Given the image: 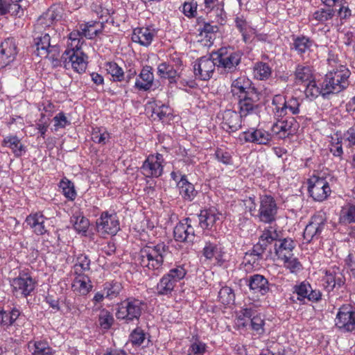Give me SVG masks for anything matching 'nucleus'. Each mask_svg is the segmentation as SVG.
<instances>
[{
  "label": "nucleus",
  "mask_w": 355,
  "mask_h": 355,
  "mask_svg": "<svg viewBox=\"0 0 355 355\" xmlns=\"http://www.w3.org/2000/svg\"><path fill=\"white\" fill-rule=\"evenodd\" d=\"M221 214L214 207L201 211L199 215V224L203 229L211 230L220 220Z\"/></svg>",
  "instance_id": "5701e85b"
},
{
  "label": "nucleus",
  "mask_w": 355,
  "mask_h": 355,
  "mask_svg": "<svg viewBox=\"0 0 355 355\" xmlns=\"http://www.w3.org/2000/svg\"><path fill=\"white\" fill-rule=\"evenodd\" d=\"M152 67H144L139 75V78L137 79L135 82V87L139 90H148L153 84L154 75Z\"/></svg>",
  "instance_id": "a878e982"
},
{
  "label": "nucleus",
  "mask_w": 355,
  "mask_h": 355,
  "mask_svg": "<svg viewBox=\"0 0 355 355\" xmlns=\"http://www.w3.org/2000/svg\"><path fill=\"white\" fill-rule=\"evenodd\" d=\"M300 102L297 98L291 97L286 100V105L284 108L286 110L285 116L288 114H297L300 112Z\"/></svg>",
  "instance_id": "5fc2aeb1"
},
{
  "label": "nucleus",
  "mask_w": 355,
  "mask_h": 355,
  "mask_svg": "<svg viewBox=\"0 0 355 355\" xmlns=\"http://www.w3.org/2000/svg\"><path fill=\"white\" fill-rule=\"evenodd\" d=\"M293 293L297 294V300L304 302L305 299L312 302H317L321 300L322 293L319 290H313L308 282H303L293 287Z\"/></svg>",
  "instance_id": "a211bd4d"
},
{
  "label": "nucleus",
  "mask_w": 355,
  "mask_h": 355,
  "mask_svg": "<svg viewBox=\"0 0 355 355\" xmlns=\"http://www.w3.org/2000/svg\"><path fill=\"white\" fill-rule=\"evenodd\" d=\"M46 218L41 213H35L30 214L26 218V223L30 226L31 228L34 229L38 223L45 222Z\"/></svg>",
  "instance_id": "052dcab7"
},
{
  "label": "nucleus",
  "mask_w": 355,
  "mask_h": 355,
  "mask_svg": "<svg viewBox=\"0 0 355 355\" xmlns=\"http://www.w3.org/2000/svg\"><path fill=\"white\" fill-rule=\"evenodd\" d=\"M157 69L158 73L162 78L168 79L170 83L175 81L177 72L172 66L163 63L159 65Z\"/></svg>",
  "instance_id": "c03bdc74"
},
{
  "label": "nucleus",
  "mask_w": 355,
  "mask_h": 355,
  "mask_svg": "<svg viewBox=\"0 0 355 355\" xmlns=\"http://www.w3.org/2000/svg\"><path fill=\"white\" fill-rule=\"evenodd\" d=\"M141 264L154 272L155 266L154 263L155 260V246H146L141 249Z\"/></svg>",
  "instance_id": "f704fd0d"
},
{
  "label": "nucleus",
  "mask_w": 355,
  "mask_h": 355,
  "mask_svg": "<svg viewBox=\"0 0 355 355\" xmlns=\"http://www.w3.org/2000/svg\"><path fill=\"white\" fill-rule=\"evenodd\" d=\"M96 25H99V24L98 22H94L92 24L88 23L85 24L84 28H81L82 35L88 39H94L101 33V29L95 28Z\"/></svg>",
  "instance_id": "4d7b16f0"
},
{
  "label": "nucleus",
  "mask_w": 355,
  "mask_h": 355,
  "mask_svg": "<svg viewBox=\"0 0 355 355\" xmlns=\"http://www.w3.org/2000/svg\"><path fill=\"white\" fill-rule=\"evenodd\" d=\"M198 4L196 1L184 2L183 4L182 12L184 15L189 18L196 17L197 15Z\"/></svg>",
  "instance_id": "bf43d9fd"
},
{
  "label": "nucleus",
  "mask_w": 355,
  "mask_h": 355,
  "mask_svg": "<svg viewBox=\"0 0 355 355\" xmlns=\"http://www.w3.org/2000/svg\"><path fill=\"white\" fill-rule=\"evenodd\" d=\"M268 245L265 243L259 241V242L254 245L252 249L250 250V255H254L257 257V259H263V254L267 250Z\"/></svg>",
  "instance_id": "69168bd1"
},
{
  "label": "nucleus",
  "mask_w": 355,
  "mask_h": 355,
  "mask_svg": "<svg viewBox=\"0 0 355 355\" xmlns=\"http://www.w3.org/2000/svg\"><path fill=\"white\" fill-rule=\"evenodd\" d=\"M49 125V119H46L44 114H41V118L36 123L37 129L39 130L40 136L45 138V135Z\"/></svg>",
  "instance_id": "338daca9"
},
{
  "label": "nucleus",
  "mask_w": 355,
  "mask_h": 355,
  "mask_svg": "<svg viewBox=\"0 0 355 355\" xmlns=\"http://www.w3.org/2000/svg\"><path fill=\"white\" fill-rule=\"evenodd\" d=\"M326 226V219L323 214H317L311 217V221L306 226L303 237L307 243L313 239H318L320 234Z\"/></svg>",
  "instance_id": "ddd939ff"
},
{
  "label": "nucleus",
  "mask_w": 355,
  "mask_h": 355,
  "mask_svg": "<svg viewBox=\"0 0 355 355\" xmlns=\"http://www.w3.org/2000/svg\"><path fill=\"white\" fill-rule=\"evenodd\" d=\"M206 351L207 345L199 340H196L190 345L187 355H202L205 353Z\"/></svg>",
  "instance_id": "6e6d98bb"
},
{
  "label": "nucleus",
  "mask_w": 355,
  "mask_h": 355,
  "mask_svg": "<svg viewBox=\"0 0 355 355\" xmlns=\"http://www.w3.org/2000/svg\"><path fill=\"white\" fill-rule=\"evenodd\" d=\"M28 348L32 355H54L55 353L45 340H31L28 343Z\"/></svg>",
  "instance_id": "c756f323"
},
{
  "label": "nucleus",
  "mask_w": 355,
  "mask_h": 355,
  "mask_svg": "<svg viewBox=\"0 0 355 355\" xmlns=\"http://www.w3.org/2000/svg\"><path fill=\"white\" fill-rule=\"evenodd\" d=\"M278 207L274 198L264 195L260 198L258 217L260 221L272 223L275 221Z\"/></svg>",
  "instance_id": "6e6552de"
},
{
  "label": "nucleus",
  "mask_w": 355,
  "mask_h": 355,
  "mask_svg": "<svg viewBox=\"0 0 355 355\" xmlns=\"http://www.w3.org/2000/svg\"><path fill=\"white\" fill-rule=\"evenodd\" d=\"M261 94L256 90L248 92L247 95L236 98L239 114L243 117L248 115L257 114L261 108Z\"/></svg>",
  "instance_id": "39448f33"
},
{
  "label": "nucleus",
  "mask_w": 355,
  "mask_h": 355,
  "mask_svg": "<svg viewBox=\"0 0 355 355\" xmlns=\"http://www.w3.org/2000/svg\"><path fill=\"white\" fill-rule=\"evenodd\" d=\"M335 15L336 10L332 8H320L313 13L312 19L317 21L318 24H324L331 20Z\"/></svg>",
  "instance_id": "c9c22d12"
},
{
  "label": "nucleus",
  "mask_w": 355,
  "mask_h": 355,
  "mask_svg": "<svg viewBox=\"0 0 355 355\" xmlns=\"http://www.w3.org/2000/svg\"><path fill=\"white\" fill-rule=\"evenodd\" d=\"M97 231L102 234L115 235L120 230L117 216L103 212L101 217L96 220Z\"/></svg>",
  "instance_id": "2eb2a0df"
},
{
  "label": "nucleus",
  "mask_w": 355,
  "mask_h": 355,
  "mask_svg": "<svg viewBox=\"0 0 355 355\" xmlns=\"http://www.w3.org/2000/svg\"><path fill=\"white\" fill-rule=\"evenodd\" d=\"M305 86L304 93L307 97L316 98L320 94H322L323 96L327 94H325L322 87L320 88L317 86L315 80L307 83Z\"/></svg>",
  "instance_id": "3c124183"
},
{
  "label": "nucleus",
  "mask_w": 355,
  "mask_h": 355,
  "mask_svg": "<svg viewBox=\"0 0 355 355\" xmlns=\"http://www.w3.org/2000/svg\"><path fill=\"white\" fill-rule=\"evenodd\" d=\"M272 105H274L273 112L275 118H282L285 116L284 110L286 105V98L281 94L275 95L272 98Z\"/></svg>",
  "instance_id": "a19ab883"
},
{
  "label": "nucleus",
  "mask_w": 355,
  "mask_h": 355,
  "mask_svg": "<svg viewBox=\"0 0 355 355\" xmlns=\"http://www.w3.org/2000/svg\"><path fill=\"white\" fill-rule=\"evenodd\" d=\"M242 117L243 116H241L239 112L232 110H225L218 115L221 128L228 132H234L241 128Z\"/></svg>",
  "instance_id": "4468645a"
},
{
  "label": "nucleus",
  "mask_w": 355,
  "mask_h": 355,
  "mask_svg": "<svg viewBox=\"0 0 355 355\" xmlns=\"http://www.w3.org/2000/svg\"><path fill=\"white\" fill-rule=\"evenodd\" d=\"M335 325L343 332H350L355 329V311L349 305H343L335 319Z\"/></svg>",
  "instance_id": "1a4fd4ad"
},
{
  "label": "nucleus",
  "mask_w": 355,
  "mask_h": 355,
  "mask_svg": "<svg viewBox=\"0 0 355 355\" xmlns=\"http://www.w3.org/2000/svg\"><path fill=\"white\" fill-rule=\"evenodd\" d=\"M264 324L263 319L259 315L253 316L249 323L253 334L258 336H261L264 333Z\"/></svg>",
  "instance_id": "09e8293b"
},
{
  "label": "nucleus",
  "mask_w": 355,
  "mask_h": 355,
  "mask_svg": "<svg viewBox=\"0 0 355 355\" xmlns=\"http://www.w3.org/2000/svg\"><path fill=\"white\" fill-rule=\"evenodd\" d=\"M217 68V62L211 57L203 56L198 59L193 65L195 76L202 80L210 79Z\"/></svg>",
  "instance_id": "9b49d317"
},
{
  "label": "nucleus",
  "mask_w": 355,
  "mask_h": 355,
  "mask_svg": "<svg viewBox=\"0 0 355 355\" xmlns=\"http://www.w3.org/2000/svg\"><path fill=\"white\" fill-rule=\"evenodd\" d=\"M243 53L231 46L220 48L212 53V58L217 62V70L220 73H232L238 69Z\"/></svg>",
  "instance_id": "7ed1b4c3"
},
{
  "label": "nucleus",
  "mask_w": 355,
  "mask_h": 355,
  "mask_svg": "<svg viewBox=\"0 0 355 355\" xmlns=\"http://www.w3.org/2000/svg\"><path fill=\"white\" fill-rule=\"evenodd\" d=\"M278 236L279 234L276 228L270 226L263 232L262 234L259 237V240L268 245V244H270L273 241L276 242L278 241Z\"/></svg>",
  "instance_id": "8fccbe9b"
},
{
  "label": "nucleus",
  "mask_w": 355,
  "mask_h": 355,
  "mask_svg": "<svg viewBox=\"0 0 355 355\" xmlns=\"http://www.w3.org/2000/svg\"><path fill=\"white\" fill-rule=\"evenodd\" d=\"M293 48L302 57H304L306 53H309L315 45L313 40L304 35L293 36Z\"/></svg>",
  "instance_id": "bb28decb"
},
{
  "label": "nucleus",
  "mask_w": 355,
  "mask_h": 355,
  "mask_svg": "<svg viewBox=\"0 0 355 355\" xmlns=\"http://www.w3.org/2000/svg\"><path fill=\"white\" fill-rule=\"evenodd\" d=\"M276 119L277 121L272 125L271 131L279 139H284L294 135L299 128V123L293 116Z\"/></svg>",
  "instance_id": "9d476101"
},
{
  "label": "nucleus",
  "mask_w": 355,
  "mask_h": 355,
  "mask_svg": "<svg viewBox=\"0 0 355 355\" xmlns=\"http://www.w3.org/2000/svg\"><path fill=\"white\" fill-rule=\"evenodd\" d=\"M186 270L181 266L170 270L169 272L164 275L157 285L158 295H168L173 290L177 282L183 279L186 275Z\"/></svg>",
  "instance_id": "423d86ee"
},
{
  "label": "nucleus",
  "mask_w": 355,
  "mask_h": 355,
  "mask_svg": "<svg viewBox=\"0 0 355 355\" xmlns=\"http://www.w3.org/2000/svg\"><path fill=\"white\" fill-rule=\"evenodd\" d=\"M67 49L62 53L60 62H63L66 69L71 67L78 73L84 72L87 66V56L81 51L83 40H69Z\"/></svg>",
  "instance_id": "f03ea898"
},
{
  "label": "nucleus",
  "mask_w": 355,
  "mask_h": 355,
  "mask_svg": "<svg viewBox=\"0 0 355 355\" xmlns=\"http://www.w3.org/2000/svg\"><path fill=\"white\" fill-rule=\"evenodd\" d=\"M145 339V334L141 330L136 329L130 334V340L135 345H141L144 344Z\"/></svg>",
  "instance_id": "774afa93"
},
{
  "label": "nucleus",
  "mask_w": 355,
  "mask_h": 355,
  "mask_svg": "<svg viewBox=\"0 0 355 355\" xmlns=\"http://www.w3.org/2000/svg\"><path fill=\"white\" fill-rule=\"evenodd\" d=\"M75 275L76 277L72 284L73 291L82 295H87L92 288L89 277L86 275Z\"/></svg>",
  "instance_id": "7c9ffc66"
},
{
  "label": "nucleus",
  "mask_w": 355,
  "mask_h": 355,
  "mask_svg": "<svg viewBox=\"0 0 355 355\" xmlns=\"http://www.w3.org/2000/svg\"><path fill=\"white\" fill-rule=\"evenodd\" d=\"M295 79L297 84L304 85L313 80L311 68L309 66L297 65L295 71Z\"/></svg>",
  "instance_id": "72a5a7b5"
},
{
  "label": "nucleus",
  "mask_w": 355,
  "mask_h": 355,
  "mask_svg": "<svg viewBox=\"0 0 355 355\" xmlns=\"http://www.w3.org/2000/svg\"><path fill=\"white\" fill-rule=\"evenodd\" d=\"M157 116L162 123L168 122L172 118L171 109L168 106L163 105L157 111Z\"/></svg>",
  "instance_id": "0e129e2a"
},
{
  "label": "nucleus",
  "mask_w": 355,
  "mask_h": 355,
  "mask_svg": "<svg viewBox=\"0 0 355 355\" xmlns=\"http://www.w3.org/2000/svg\"><path fill=\"white\" fill-rule=\"evenodd\" d=\"M10 285L12 291L17 295L21 294L24 297L31 295L36 286V282L26 272H20L17 277L12 279Z\"/></svg>",
  "instance_id": "f8f14e48"
},
{
  "label": "nucleus",
  "mask_w": 355,
  "mask_h": 355,
  "mask_svg": "<svg viewBox=\"0 0 355 355\" xmlns=\"http://www.w3.org/2000/svg\"><path fill=\"white\" fill-rule=\"evenodd\" d=\"M218 298L223 304L229 305L234 303L235 295L230 287L225 286L219 291Z\"/></svg>",
  "instance_id": "de8ad7c7"
},
{
  "label": "nucleus",
  "mask_w": 355,
  "mask_h": 355,
  "mask_svg": "<svg viewBox=\"0 0 355 355\" xmlns=\"http://www.w3.org/2000/svg\"><path fill=\"white\" fill-rule=\"evenodd\" d=\"M254 77L260 80H268L272 74V69L268 64L259 62L255 63L253 67Z\"/></svg>",
  "instance_id": "4c0bfd02"
},
{
  "label": "nucleus",
  "mask_w": 355,
  "mask_h": 355,
  "mask_svg": "<svg viewBox=\"0 0 355 355\" xmlns=\"http://www.w3.org/2000/svg\"><path fill=\"white\" fill-rule=\"evenodd\" d=\"M338 6H339V9L336 10V12H337V16L340 19L341 24H343L352 17V10L345 1Z\"/></svg>",
  "instance_id": "13d9d810"
},
{
  "label": "nucleus",
  "mask_w": 355,
  "mask_h": 355,
  "mask_svg": "<svg viewBox=\"0 0 355 355\" xmlns=\"http://www.w3.org/2000/svg\"><path fill=\"white\" fill-rule=\"evenodd\" d=\"M219 30V27L217 25H212L209 22H204L203 26L198 29L200 35L201 37L205 36L207 38V40L210 41L213 39L214 35L217 33Z\"/></svg>",
  "instance_id": "864d4df0"
},
{
  "label": "nucleus",
  "mask_w": 355,
  "mask_h": 355,
  "mask_svg": "<svg viewBox=\"0 0 355 355\" xmlns=\"http://www.w3.org/2000/svg\"><path fill=\"white\" fill-rule=\"evenodd\" d=\"M339 220L341 223H355V205L348 203L344 205L340 212Z\"/></svg>",
  "instance_id": "ea45409f"
},
{
  "label": "nucleus",
  "mask_w": 355,
  "mask_h": 355,
  "mask_svg": "<svg viewBox=\"0 0 355 355\" xmlns=\"http://www.w3.org/2000/svg\"><path fill=\"white\" fill-rule=\"evenodd\" d=\"M327 61L329 69L322 82V88L325 94H338L349 86L351 72L334 58L329 56Z\"/></svg>",
  "instance_id": "f257e3e1"
},
{
  "label": "nucleus",
  "mask_w": 355,
  "mask_h": 355,
  "mask_svg": "<svg viewBox=\"0 0 355 355\" xmlns=\"http://www.w3.org/2000/svg\"><path fill=\"white\" fill-rule=\"evenodd\" d=\"M241 139L260 145H268L272 140V135L263 129H251L241 134Z\"/></svg>",
  "instance_id": "aec40b11"
},
{
  "label": "nucleus",
  "mask_w": 355,
  "mask_h": 355,
  "mask_svg": "<svg viewBox=\"0 0 355 355\" xmlns=\"http://www.w3.org/2000/svg\"><path fill=\"white\" fill-rule=\"evenodd\" d=\"M202 255L207 260L215 259L217 264L221 266L225 261V252L222 247L217 243L211 241L205 242L202 251Z\"/></svg>",
  "instance_id": "4be33fe9"
},
{
  "label": "nucleus",
  "mask_w": 355,
  "mask_h": 355,
  "mask_svg": "<svg viewBox=\"0 0 355 355\" xmlns=\"http://www.w3.org/2000/svg\"><path fill=\"white\" fill-rule=\"evenodd\" d=\"M53 42L48 33H41L40 35L34 37V44L36 47L35 53L37 56L46 58L48 56L47 49Z\"/></svg>",
  "instance_id": "cd10ccee"
},
{
  "label": "nucleus",
  "mask_w": 355,
  "mask_h": 355,
  "mask_svg": "<svg viewBox=\"0 0 355 355\" xmlns=\"http://www.w3.org/2000/svg\"><path fill=\"white\" fill-rule=\"evenodd\" d=\"M142 302L136 299H128L118 305L116 317L127 322L138 320L141 314Z\"/></svg>",
  "instance_id": "20e7f679"
},
{
  "label": "nucleus",
  "mask_w": 355,
  "mask_h": 355,
  "mask_svg": "<svg viewBox=\"0 0 355 355\" xmlns=\"http://www.w3.org/2000/svg\"><path fill=\"white\" fill-rule=\"evenodd\" d=\"M252 81L245 76H241L234 80L231 84V93L236 98L247 95L248 92L257 90L252 86Z\"/></svg>",
  "instance_id": "412c9836"
},
{
  "label": "nucleus",
  "mask_w": 355,
  "mask_h": 355,
  "mask_svg": "<svg viewBox=\"0 0 355 355\" xmlns=\"http://www.w3.org/2000/svg\"><path fill=\"white\" fill-rule=\"evenodd\" d=\"M157 264L168 266L172 263V253L164 243L157 244Z\"/></svg>",
  "instance_id": "e433bc0d"
},
{
  "label": "nucleus",
  "mask_w": 355,
  "mask_h": 355,
  "mask_svg": "<svg viewBox=\"0 0 355 355\" xmlns=\"http://www.w3.org/2000/svg\"><path fill=\"white\" fill-rule=\"evenodd\" d=\"M1 144L11 149L16 157H20L25 153V147L17 136L6 137Z\"/></svg>",
  "instance_id": "473e14b6"
},
{
  "label": "nucleus",
  "mask_w": 355,
  "mask_h": 355,
  "mask_svg": "<svg viewBox=\"0 0 355 355\" xmlns=\"http://www.w3.org/2000/svg\"><path fill=\"white\" fill-rule=\"evenodd\" d=\"M308 184L309 193L315 201L322 202L326 200L331 193L329 184L325 178L313 175L309 179Z\"/></svg>",
  "instance_id": "0eeeda50"
},
{
  "label": "nucleus",
  "mask_w": 355,
  "mask_h": 355,
  "mask_svg": "<svg viewBox=\"0 0 355 355\" xmlns=\"http://www.w3.org/2000/svg\"><path fill=\"white\" fill-rule=\"evenodd\" d=\"M191 219L186 218L174 227V238L180 242H193L195 238L194 228Z\"/></svg>",
  "instance_id": "dca6fc26"
},
{
  "label": "nucleus",
  "mask_w": 355,
  "mask_h": 355,
  "mask_svg": "<svg viewBox=\"0 0 355 355\" xmlns=\"http://www.w3.org/2000/svg\"><path fill=\"white\" fill-rule=\"evenodd\" d=\"M92 140L99 144H105L110 139V134L106 131L94 130L92 133Z\"/></svg>",
  "instance_id": "680f3d73"
},
{
  "label": "nucleus",
  "mask_w": 355,
  "mask_h": 355,
  "mask_svg": "<svg viewBox=\"0 0 355 355\" xmlns=\"http://www.w3.org/2000/svg\"><path fill=\"white\" fill-rule=\"evenodd\" d=\"M98 322L101 329L107 330L112 327L114 318L109 311L102 309L98 314Z\"/></svg>",
  "instance_id": "a18cd8bd"
},
{
  "label": "nucleus",
  "mask_w": 355,
  "mask_h": 355,
  "mask_svg": "<svg viewBox=\"0 0 355 355\" xmlns=\"http://www.w3.org/2000/svg\"><path fill=\"white\" fill-rule=\"evenodd\" d=\"M122 288L121 284L117 282L106 283L104 287V292L107 297L113 299L116 297Z\"/></svg>",
  "instance_id": "603ef678"
},
{
  "label": "nucleus",
  "mask_w": 355,
  "mask_h": 355,
  "mask_svg": "<svg viewBox=\"0 0 355 355\" xmlns=\"http://www.w3.org/2000/svg\"><path fill=\"white\" fill-rule=\"evenodd\" d=\"M105 68L107 73L115 82H121L125 80V72L123 69L114 62H108L105 64Z\"/></svg>",
  "instance_id": "58836bf2"
},
{
  "label": "nucleus",
  "mask_w": 355,
  "mask_h": 355,
  "mask_svg": "<svg viewBox=\"0 0 355 355\" xmlns=\"http://www.w3.org/2000/svg\"><path fill=\"white\" fill-rule=\"evenodd\" d=\"M17 53L14 38H7L0 45V69L12 62Z\"/></svg>",
  "instance_id": "f3484780"
},
{
  "label": "nucleus",
  "mask_w": 355,
  "mask_h": 355,
  "mask_svg": "<svg viewBox=\"0 0 355 355\" xmlns=\"http://www.w3.org/2000/svg\"><path fill=\"white\" fill-rule=\"evenodd\" d=\"M282 261H284V266L292 272L298 271L302 268L300 262L297 258L293 257V255H291V258L284 259Z\"/></svg>",
  "instance_id": "e2e57ef3"
},
{
  "label": "nucleus",
  "mask_w": 355,
  "mask_h": 355,
  "mask_svg": "<svg viewBox=\"0 0 355 355\" xmlns=\"http://www.w3.org/2000/svg\"><path fill=\"white\" fill-rule=\"evenodd\" d=\"M71 223L76 232L85 234L89 226V220L83 216H73Z\"/></svg>",
  "instance_id": "37998d69"
},
{
  "label": "nucleus",
  "mask_w": 355,
  "mask_h": 355,
  "mask_svg": "<svg viewBox=\"0 0 355 355\" xmlns=\"http://www.w3.org/2000/svg\"><path fill=\"white\" fill-rule=\"evenodd\" d=\"M60 188L62 190L63 195L68 199L73 200L76 196L73 182L67 179H63L60 182Z\"/></svg>",
  "instance_id": "49530a36"
},
{
  "label": "nucleus",
  "mask_w": 355,
  "mask_h": 355,
  "mask_svg": "<svg viewBox=\"0 0 355 355\" xmlns=\"http://www.w3.org/2000/svg\"><path fill=\"white\" fill-rule=\"evenodd\" d=\"M248 286L254 293L264 295L270 291L268 279L263 275L255 274L250 276Z\"/></svg>",
  "instance_id": "393cba45"
},
{
  "label": "nucleus",
  "mask_w": 355,
  "mask_h": 355,
  "mask_svg": "<svg viewBox=\"0 0 355 355\" xmlns=\"http://www.w3.org/2000/svg\"><path fill=\"white\" fill-rule=\"evenodd\" d=\"M177 187L180 195L184 200L192 201L198 193L193 184L187 180L185 175L182 176L180 180L177 184Z\"/></svg>",
  "instance_id": "c85d7f7f"
},
{
  "label": "nucleus",
  "mask_w": 355,
  "mask_h": 355,
  "mask_svg": "<svg viewBox=\"0 0 355 355\" xmlns=\"http://www.w3.org/2000/svg\"><path fill=\"white\" fill-rule=\"evenodd\" d=\"M90 270V259L85 254L77 257L76 263L73 266L74 275H85V272Z\"/></svg>",
  "instance_id": "79ce46f5"
},
{
  "label": "nucleus",
  "mask_w": 355,
  "mask_h": 355,
  "mask_svg": "<svg viewBox=\"0 0 355 355\" xmlns=\"http://www.w3.org/2000/svg\"><path fill=\"white\" fill-rule=\"evenodd\" d=\"M345 281V275L338 267H332L325 272L324 282L329 291L344 286Z\"/></svg>",
  "instance_id": "6ab92c4d"
},
{
  "label": "nucleus",
  "mask_w": 355,
  "mask_h": 355,
  "mask_svg": "<svg viewBox=\"0 0 355 355\" xmlns=\"http://www.w3.org/2000/svg\"><path fill=\"white\" fill-rule=\"evenodd\" d=\"M295 247V242L291 239H279L275 243V253L281 260L291 258Z\"/></svg>",
  "instance_id": "b1692460"
},
{
  "label": "nucleus",
  "mask_w": 355,
  "mask_h": 355,
  "mask_svg": "<svg viewBox=\"0 0 355 355\" xmlns=\"http://www.w3.org/2000/svg\"><path fill=\"white\" fill-rule=\"evenodd\" d=\"M236 28L241 33L245 43L251 42L255 31L243 17H236L235 19Z\"/></svg>",
  "instance_id": "2f4dec72"
}]
</instances>
